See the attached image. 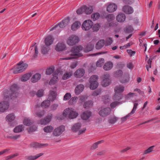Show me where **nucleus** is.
<instances>
[{
	"instance_id": "obj_1",
	"label": "nucleus",
	"mask_w": 160,
	"mask_h": 160,
	"mask_svg": "<svg viewBox=\"0 0 160 160\" xmlns=\"http://www.w3.org/2000/svg\"><path fill=\"white\" fill-rule=\"evenodd\" d=\"M18 89L17 85L14 84L11 86L10 90L7 93H5L4 98L6 100L0 102V112H3L8 108L9 104L8 100L9 98L12 99L13 98L18 97V95L17 92Z\"/></svg>"
},
{
	"instance_id": "obj_2",
	"label": "nucleus",
	"mask_w": 160,
	"mask_h": 160,
	"mask_svg": "<svg viewBox=\"0 0 160 160\" xmlns=\"http://www.w3.org/2000/svg\"><path fill=\"white\" fill-rule=\"evenodd\" d=\"M82 49L83 48L81 46L74 47L68 52L69 54L71 56L70 57L64 58H60V60H62L72 59L81 57L82 56V54L81 53Z\"/></svg>"
},
{
	"instance_id": "obj_3",
	"label": "nucleus",
	"mask_w": 160,
	"mask_h": 160,
	"mask_svg": "<svg viewBox=\"0 0 160 160\" xmlns=\"http://www.w3.org/2000/svg\"><path fill=\"white\" fill-rule=\"evenodd\" d=\"M78 115V113L75 111L74 109L71 108H66L63 113V116L64 117L68 118L71 119L76 118Z\"/></svg>"
},
{
	"instance_id": "obj_4",
	"label": "nucleus",
	"mask_w": 160,
	"mask_h": 160,
	"mask_svg": "<svg viewBox=\"0 0 160 160\" xmlns=\"http://www.w3.org/2000/svg\"><path fill=\"white\" fill-rule=\"evenodd\" d=\"M28 65L23 62H20L14 67L12 69L14 74L20 73L24 71L27 68Z\"/></svg>"
},
{
	"instance_id": "obj_5",
	"label": "nucleus",
	"mask_w": 160,
	"mask_h": 160,
	"mask_svg": "<svg viewBox=\"0 0 160 160\" xmlns=\"http://www.w3.org/2000/svg\"><path fill=\"white\" fill-rule=\"evenodd\" d=\"M82 124L80 122H78L75 123L72 126L71 130L74 132H77L78 131V134L79 135L82 134L84 133L86 131V128H83L81 129H80L81 128Z\"/></svg>"
},
{
	"instance_id": "obj_6",
	"label": "nucleus",
	"mask_w": 160,
	"mask_h": 160,
	"mask_svg": "<svg viewBox=\"0 0 160 160\" xmlns=\"http://www.w3.org/2000/svg\"><path fill=\"white\" fill-rule=\"evenodd\" d=\"M98 77L97 75L92 76L89 79L90 88L91 89L94 90L98 86V83L97 82Z\"/></svg>"
},
{
	"instance_id": "obj_7",
	"label": "nucleus",
	"mask_w": 160,
	"mask_h": 160,
	"mask_svg": "<svg viewBox=\"0 0 160 160\" xmlns=\"http://www.w3.org/2000/svg\"><path fill=\"white\" fill-rule=\"evenodd\" d=\"M69 22V18H67L59 23L58 24L55 26L54 27L51 28L50 31H51L55 29L58 30L59 28H64L68 25Z\"/></svg>"
},
{
	"instance_id": "obj_8",
	"label": "nucleus",
	"mask_w": 160,
	"mask_h": 160,
	"mask_svg": "<svg viewBox=\"0 0 160 160\" xmlns=\"http://www.w3.org/2000/svg\"><path fill=\"white\" fill-rule=\"evenodd\" d=\"M79 41L78 37L77 36L72 35L69 37L67 43L68 45L72 46L78 43Z\"/></svg>"
},
{
	"instance_id": "obj_9",
	"label": "nucleus",
	"mask_w": 160,
	"mask_h": 160,
	"mask_svg": "<svg viewBox=\"0 0 160 160\" xmlns=\"http://www.w3.org/2000/svg\"><path fill=\"white\" fill-rule=\"evenodd\" d=\"M93 25V23L90 20L85 21L82 25V29L85 31H88L90 29Z\"/></svg>"
},
{
	"instance_id": "obj_10",
	"label": "nucleus",
	"mask_w": 160,
	"mask_h": 160,
	"mask_svg": "<svg viewBox=\"0 0 160 160\" xmlns=\"http://www.w3.org/2000/svg\"><path fill=\"white\" fill-rule=\"evenodd\" d=\"M61 74V73L60 72V69H58L56 70L53 74V78L49 82V84L50 85L55 84L58 79V76Z\"/></svg>"
},
{
	"instance_id": "obj_11",
	"label": "nucleus",
	"mask_w": 160,
	"mask_h": 160,
	"mask_svg": "<svg viewBox=\"0 0 160 160\" xmlns=\"http://www.w3.org/2000/svg\"><path fill=\"white\" fill-rule=\"evenodd\" d=\"M109 75L108 74H105L102 76V85L103 86L106 87L110 84V80L109 79Z\"/></svg>"
},
{
	"instance_id": "obj_12",
	"label": "nucleus",
	"mask_w": 160,
	"mask_h": 160,
	"mask_svg": "<svg viewBox=\"0 0 160 160\" xmlns=\"http://www.w3.org/2000/svg\"><path fill=\"white\" fill-rule=\"evenodd\" d=\"M65 130V127L61 125L55 128L53 131V135L57 137L60 135Z\"/></svg>"
},
{
	"instance_id": "obj_13",
	"label": "nucleus",
	"mask_w": 160,
	"mask_h": 160,
	"mask_svg": "<svg viewBox=\"0 0 160 160\" xmlns=\"http://www.w3.org/2000/svg\"><path fill=\"white\" fill-rule=\"evenodd\" d=\"M111 111V109L109 107L101 108L99 113L100 116L106 117L110 113Z\"/></svg>"
},
{
	"instance_id": "obj_14",
	"label": "nucleus",
	"mask_w": 160,
	"mask_h": 160,
	"mask_svg": "<svg viewBox=\"0 0 160 160\" xmlns=\"http://www.w3.org/2000/svg\"><path fill=\"white\" fill-rule=\"evenodd\" d=\"M30 50L31 52H34V54L31 58V60H33L37 59L38 56V51L36 43L33 46L31 47L30 48Z\"/></svg>"
},
{
	"instance_id": "obj_15",
	"label": "nucleus",
	"mask_w": 160,
	"mask_h": 160,
	"mask_svg": "<svg viewBox=\"0 0 160 160\" xmlns=\"http://www.w3.org/2000/svg\"><path fill=\"white\" fill-rule=\"evenodd\" d=\"M35 108L34 111V113L36 117H38L39 118L40 117V102L39 99L38 98L35 101Z\"/></svg>"
},
{
	"instance_id": "obj_16",
	"label": "nucleus",
	"mask_w": 160,
	"mask_h": 160,
	"mask_svg": "<svg viewBox=\"0 0 160 160\" xmlns=\"http://www.w3.org/2000/svg\"><path fill=\"white\" fill-rule=\"evenodd\" d=\"M138 105V103H134L133 108L131 112L126 116L122 118V121H125L127 119V118L130 117L131 115L135 113Z\"/></svg>"
},
{
	"instance_id": "obj_17",
	"label": "nucleus",
	"mask_w": 160,
	"mask_h": 160,
	"mask_svg": "<svg viewBox=\"0 0 160 160\" xmlns=\"http://www.w3.org/2000/svg\"><path fill=\"white\" fill-rule=\"evenodd\" d=\"M66 48L65 44L63 42L58 43L56 46L55 49L58 52L62 51Z\"/></svg>"
},
{
	"instance_id": "obj_18",
	"label": "nucleus",
	"mask_w": 160,
	"mask_h": 160,
	"mask_svg": "<svg viewBox=\"0 0 160 160\" xmlns=\"http://www.w3.org/2000/svg\"><path fill=\"white\" fill-rule=\"evenodd\" d=\"M85 73L84 70L83 69L77 70L74 73L75 76L77 78H80L82 77Z\"/></svg>"
},
{
	"instance_id": "obj_19",
	"label": "nucleus",
	"mask_w": 160,
	"mask_h": 160,
	"mask_svg": "<svg viewBox=\"0 0 160 160\" xmlns=\"http://www.w3.org/2000/svg\"><path fill=\"white\" fill-rule=\"evenodd\" d=\"M84 88L83 85L80 84L77 85L75 89V93L76 94L78 95L82 92Z\"/></svg>"
},
{
	"instance_id": "obj_20",
	"label": "nucleus",
	"mask_w": 160,
	"mask_h": 160,
	"mask_svg": "<svg viewBox=\"0 0 160 160\" xmlns=\"http://www.w3.org/2000/svg\"><path fill=\"white\" fill-rule=\"evenodd\" d=\"M122 10L125 13L128 14H131L133 12L132 8L128 5H125L122 8Z\"/></svg>"
},
{
	"instance_id": "obj_21",
	"label": "nucleus",
	"mask_w": 160,
	"mask_h": 160,
	"mask_svg": "<svg viewBox=\"0 0 160 160\" xmlns=\"http://www.w3.org/2000/svg\"><path fill=\"white\" fill-rule=\"evenodd\" d=\"M54 39L51 35L48 36L45 39V42L47 46H49L53 42Z\"/></svg>"
},
{
	"instance_id": "obj_22",
	"label": "nucleus",
	"mask_w": 160,
	"mask_h": 160,
	"mask_svg": "<svg viewBox=\"0 0 160 160\" xmlns=\"http://www.w3.org/2000/svg\"><path fill=\"white\" fill-rule=\"evenodd\" d=\"M117 8V6L115 4H110L107 8V10L109 12H112L115 11Z\"/></svg>"
},
{
	"instance_id": "obj_23",
	"label": "nucleus",
	"mask_w": 160,
	"mask_h": 160,
	"mask_svg": "<svg viewBox=\"0 0 160 160\" xmlns=\"http://www.w3.org/2000/svg\"><path fill=\"white\" fill-rule=\"evenodd\" d=\"M113 66L112 62L109 61L106 62L103 66V69L106 71H108L111 69Z\"/></svg>"
},
{
	"instance_id": "obj_24",
	"label": "nucleus",
	"mask_w": 160,
	"mask_h": 160,
	"mask_svg": "<svg viewBox=\"0 0 160 160\" xmlns=\"http://www.w3.org/2000/svg\"><path fill=\"white\" fill-rule=\"evenodd\" d=\"M52 117V115L50 114L48 115L46 118L41 120V124H46L49 123L51 121Z\"/></svg>"
},
{
	"instance_id": "obj_25",
	"label": "nucleus",
	"mask_w": 160,
	"mask_h": 160,
	"mask_svg": "<svg viewBox=\"0 0 160 160\" xmlns=\"http://www.w3.org/2000/svg\"><path fill=\"white\" fill-rule=\"evenodd\" d=\"M126 16L124 14L119 13L116 17L117 20L119 22H123L125 20Z\"/></svg>"
},
{
	"instance_id": "obj_26",
	"label": "nucleus",
	"mask_w": 160,
	"mask_h": 160,
	"mask_svg": "<svg viewBox=\"0 0 160 160\" xmlns=\"http://www.w3.org/2000/svg\"><path fill=\"white\" fill-rule=\"evenodd\" d=\"M15 116L14 113H10L6 117V120L7 122H11L14 120Z\"/></svg>"
},
{
	"instance_id": "obj_27",
	"label": "nucleus",
	"mask_w": 160,
	"mask_h": 160,
	"mask_svg": "<svg viewBox=\"0 0 160 160\" xmlns=\"http://www.w3.org/2000/svg\"><path fill=\"white\" fill-rule=\"evenodd\" d=\"M91 113L90 112L86 111L84 112L81 115V118L83 120H87L91 116Z\"/></svg>"
},
{
	"instance_id": "obj_28",
	"label": "nucleus",
	"mask_w": 160,
	"mask_h": 160,
	"mask_svg": "<svg viewBox=\"0 0 160 160\" xmlns=\"http://www.w3.org/2000/svg\"><path fill=\"white\" fill-rule=\"evenodd\" d=\"M56 92L53 91H50L48 96V99L50 100L53 101L56 98Z\"/></svg>"
},
{
	"instance_id": "obj_29",
	"label": "nucleus",
	"mask_w": 160,
	"mask_h": 160,
	"mask_svg": "<svg viewBox=\"0 0 160 160\" xmlns=\"http://www.w3.org/2000/svg\"><path fill=\"white\" fill-rule=\"evenodd\" d=\"M124 87L123 86L119 85L116 86L114 88L115 93L120 94L124 90Z\"/></svg>"
},
{
	"instance_id": "obj_30",
	"label": "nucleus",
	"mask_w": 160,
	"mask_h": 160,
	"mask_svg": "<svg viewBox=\"0 0 160 160\" xmlns=\"http://www.w3.org/2000/svg\"><path fill=\"white\" fill-rule=\"evenodd\" d=\"M81 25V24L79 22H75L71 26V29L73 31L76 30L80 27Z\"/></svg>"
},
{
	"instance_id": "obj_31",
	"label": "nucleus",
	"mask_w": 160,
	"mask_h": 160,
	"mask_svg": "<svg viewBox=\"0 0 160 160\" xmlns=\"http://www.w3.org/2000/svg\"><path fill=\"white\" fill-rule=\"evenodd\" d=\"M40 78V74L37 73L34 75L31 79V81L33 83H35L38 82Z\"/></svg>"
},
{
	"instance_id": "obj_32",
	"label": "nucleus",
	"mask_w": 160,
	"mask_h": 160,
	"mask_svg": "<svg viewBox=\"0 0 160 160\" xmlns=\"http://www.w3.org/2000/svg\"><path fill=\"white\" fill-rule=\"evenodd\" d=\"M93 105V102L91 101H88L85 102L83 106L84 108L88 109L92 107Z\"/></svg>"
},
{
	"instance_id": "obj_33",
	"label": "nucleus",
	"mask_w": 160,
	"mask_h": 160,
	"mask_svg": "<svg viewBox=\"0 0 160 160\" xmlns=\"http://www.w3.org/2000/svg\"><path fill=\"white\" fill-rule=\"evenodd\" d=\"M105 42L103 40L99 41L96 44V48L97 49H99L102 48L104 45Z\"/></svg>"
},
{
	"instance_id": "obj_34",
	"label": "nucleus",
	"mask_w": 160,
	"mask_h": 160,
	"mask_svg": "<svg viewBox=\"0 0 160 160\" xmlns=\"http://www.w3.org/2000/svg\"><path fill=\"white\" fill-rule=\"evenodd\" d=\"M78 100V98L76 97L71 98L68 102V104L70 105H75Z\"/></svg>"
},
{
	"instance_id": "obj_35",
	"label": "nucleus",
	"mask_w": 160,
	"mask_h": 160,
	"mask_svg": "<svg viewBox=\"0 0 160 160\" xmlns=\"http://www.w3.org/2000/svg\"><path fill=\"white\" fill-rule=\"evenodd\" d=\"M32 74L29 73L25 74L22 76L21 78V80L22 81L25 82L27 81L29 78L31 76Z\"/></svg>"
},
{
	"instance_id": "obj_36",
	"label": "nucleus",
	"mask_w": 160,
	"mask_h": 160,
	"mask_svg": "<svg viewBox=\"0 0 160 160\" xmlns=\"http://www.w3.org/2000/svg\"><path fill=\"white\" fill-rule=\"evenodd\" d=\"M110 96L108 94L105 95L102 97V101L105 103L110 102Z\"/></svg>"
},
{
	"instance_id": "obj_37",
	"label": "nucleus",
	"mask_w": 160,
	"mask_h": 160,
	"mask_svg": "<svg viewBox=\"0 0 160 160\" xmlns=\"http://www.w3.org/2000/svg\"><path fill=\"white\" fill-rule=\"evenodd\" d=\"M50 100H47L44 101L41 104V106L44 108H47L50 106Z\"/></svg>"
},
{
	"instance_id": "obj_38",
	"label": "nucleus",
	"mask_w": 160,
	"mask_h": 160,
	"mask_svg": "<svg viewBox=\"0 0 160 160\" xmlns=\"http://www.w3.org/2000/svg\"><path fill=\"white\" fill-rule=\"evenodd\" d=\"M24 128L23 125H19L16 127L14 129V131L15 133H18L22 131Z\"/></svg>"
},
{
	"instance_id": "obj_39",
	"label": "nucleus",
	"mask_w": 160,
	"mask_h": 160,
	"mask_svg": "<svg viewBox=\"0 0 160 160\" xmlns=\"http://www.w3.org/2000/svg\"><path fill=\"white\" fill-rule=\"evenodd\" d=\"M40 157V154H38L35 156H28L25 157V158L28 160H35Z\"/></svg>"
},
{
	"instance_id": "obj_40",
	"label": "nucleus",
	"mask_w": 160,
	"mask_h": 160,
	"mask_svg": "<svg viewBox=\"0 0 160 160\" xmlns=\"http://www.w3.org/2000/svg\"><path fill=\"white\" fill-rule=\"evenodd\" d=\"M72 72L70 71L68 72H67L65 73L62 77V79L63 80H66L69 78L72 75Z\"/></svg>"
},
{
	"instance_id": "obj_41",
	"label": "nucleus",
	"mask_w": 160,
	"mask_h": 160,
	"mask_svg": "<svg viewBox=\"0 0 160 160\" xmlns=\"http://www.w3.org/2000/svg\"><path fill=\"white\" fill-rule=\"evenodd\" d=\"M85 6L86 9L85 10L84 12L86 14H90L93 11L92 8L91 6H89L88 7L86 6Z\"/></svg>"
},
{
	"instance_id": "obj_42",
	"label": "nucleus",
	"mask_w": 160,
	"mask_h": 160,
	"mask_svg": "<svg viewBox=\"0 0 160 160\" xmlns=\"http://www.w3.org/2000/svg\"><path fill=\"white\" fill-rule=\"evenodd\" d=\"M118 118L114 116L110 117L108 120L109 122L111 124L115 123L118 120Z\"/></svg>"
},
{
	"instance_id": "obj_43",
	"label": "nucleus",
	"mask_w": 160,
	"mask_h": 160,
	"mask_svg": "<svg viewBox=\"0 0 160 160\" xmlns=\"http://www.w3.org/2000/svg\"><path fill=\"white\" fill-rule=\"evenodd\" d=\"M104 62V59L103 58H101L97 61L96 65L97 67H100L102 66Z\"/></svg>"
},
{
	"instance_id": "obj_44",
	"label": "nucleus",
	"mask_w": 160,
	"mask_h": 160,
	"mask_svg": "<svg viewBox=\"0 0 160 160\" xmlns=\"http://www.w3.org/2000/svg\"><path fill=\"white\" fill-rule=\"evenodd\" d=\"M53 129V128L51 126H48L45 127L43 129L44 131L46 132H51Z\"/></svg>"
},
{
	"instance_id": "obj_45",
	"label": "nucleus",
	"mask_w": 160,
	"mask_h": 160,
	"mask_svg": "<svg viewBox=\"0 0 160 160\" xmlns=\"http://www.w3.org/2000/svg\"><path fill=\"white\" fill-rule=\"evenodd\" d=\"M115 18L114 15L112 14L108 15L106 17V19L108 22L112 21Z\"/></svg>"
},
{
	"instance_id": "obj_46",
	"label": "nucleus",
	"mask_w": 160,
	"mask_h": 160,
	"mask_svg": "<svg viewBox=\"0 0 160 160\" xmlns=\"http://www.w3.org/2000/svg\"><path fill=\"white\" fill-rule=\"evenodd\" d=\"M54 71V68L53 67H51L48 68L46 71V74L49 75L51 74Z\"/></svg>"
},
{
	"instance_id": "obj_47",
	"label": "nucleus",
	"mask_w": 160,
	"mask_h": 160,
	"mask_svg": "<svg viewBox=\"0 0 160 160\" xmlns=\"http://www.w3.org/2000/svg\"><path fill=\"white\" fill-rule=\"evenodd\" d=\"M103 142V141H100L94 143L92 146L91 149H94L97 148L98 147V145Z\"/></svg>"
},
{
	"instance_id": "obj_48",
	"label": "nucleus",
	"mask_w": 160,
	"mask_h": 160,
	"mask_svg": "<svg viewBox=\"0 0 160 160\" xmlns=\"http://www.w3.org/2000/svg\"><path fill=\"white\" fill-rule=\"evenodd\" d=\"M86 9L85 6H83L77 11V13L78 14H80L84 12L85 10Z\"/></svg>"
},
{
	"instance_id": "obj_49",
	"label": "nucleus",
	"mask_w": 160,
	"mask_h": 160,
	"mask_svg": "<svg viewBox=\"0 0 160 160\" xmlns=\"http://www.w3.org/2000/svg\"><path fill=\"white\" fill-rule=\"evenodd\" d=\"M100 15L98 13L93 14L91 15V18L93 21H95L98 19Z\"/></svg>"
},
{
	"instance_id": "obj_50",
	"label": "nucleus",
	"mask_w": 160,
	"mask_h": 160,
	"mask_svg": "<svg viewBox=\"0 0 160 160\" xmlns=\"http://www.w3.org/2000/svg\"><path fill=\"white\" fill-rule=\"evenodd\" d=\"M122 72L121 70H118L114 72V76L116 77H119L121 76L122 75Z\"/></svg>"
},
{
	"instance_id": "obj_51",
	"label": "nucleus",
	"mask_w": 160,
	"mask_h": 160,
	"mask_svg": "<svg viewBox=\"0 0 160 160\" xmlns=\"http://www.w3.org/2000/svg\"><path fill=\"white\" fill-rule=\"evenodd\" d=\"M114 100H119L121 99V95L120 94L116 93L113 97Z\"/></svg>"
},
{
	"instance_id": "obj_52",
	"label": "nucleus",
	"mask_w": 160,
	"mask_h": 160,
	"mask_svg": "<svg viewBox=\"0 0 160 160\" xmlns=\"http://www.w3.org/2000/svg\"><path fill=\"white\" fill-rule=\"evenodd\" d=\"M71 97V93L69 92H67L64 96L63 100L64 101H67L70 99Z\"/></svg>"
},
{
	"instance_id": "obj_53",
	"label": "nucleus",
	"mask_w": 160,
	"mask_h": 160,
	"mask_svg": "<svg viewBox=\"0 0 160 160\" xmlns=\"http://www.w3.org/2000/svg\"><path fill=\"white\" fill-rule=\"evenodd\" d=\"M93 48V45H87L85 49V52H89L91 51Z\"/></svg>"
},
{
	"instance_id": "obj_54",
	"label": "nucleus",
	"mask_w": 160,
	"mask_h": 160,
	"mask_svg": "<svg viewBox=\"0 0 160 160\" xmlns=\"http://www.w3.org/2000/svg\"><path fill=\"white\" fill-rule=\"evenodd\" d=\"M30 147L31 148H37L39 147V144L36 142H34L31 143L30 145Z\"/></svg>"
},
{
	"instance_id": "obj_55",
	"label": "nucleus",
	"mask_w": 160,
	"mask_h": 160,
	"mask_svg": "<svg viewBox=\"0 0 160 160\" xmlns=\"http://www.w3.org/2000/svg\"><path fill=\"white\" fill-rule=\"evenodd\" d=\"M129 76L128 74L127 75V77L126 78H123L120 80L121 82L122 83H125L128 82L129 80Z\"/></svg>"
},
{
	"instance_id": "obj_56",
	"label": "nucleus",
	"mask_w": 160,
	"mask_h": 160,
	"mask_svg": "<svg viewBox=\"0 0 160 160\" xmlns=\"http://www.w3.org/2000/svg\"><path fill=\"white\" fill-rule=\"evenodd\" d=\"M31 123L30 120L29 119L27 118L24 119L23 123L25 125L29 126L31 125Z\"/></svg>"
},
{
	"instance_id": "obj_57",
	"label": "nucleus",
	"mask_w": 160,
	"mask_h": 160,
	"mask_svg": "<svg viewBox=\"0 0 160 160\" xmlns=\"http://www.w3.org/2000/svg\"><path fill=\"white\" fill-rule=\"evenodd\" d=\"M120 103L117 101H115L113 102H112L110 104V106L111 108L112 109H114Z\"/></svg>"
},
{
	"instance_id": "obj_58",
	"label": "nucleus",
	"mask_w": 160,
	"mask_h": 160,
	"mask_svg": "<svg viewBox=\"0 0 160 160\" xmlns=\"http://www.w3.org/2000/svg\"><path fill=\"white\" fill-rule=\"evenodd\" d=\"M37 129V127L35 126H33L32 127L28 128V130L29 132H32L36 131Z\"/></svg>"
},
{
	"instance_id": "obj_59",
	"label": "nucleus",
	"mask_w": 160,
	"mask_h": 160,
	"mask_svg": "<svg viewBox=\"0 0 160 160\" xmlns=\"http://www.w3.org/2000/svg\"><path fill=\"white\" fill-rule=\"evenodd\" d=\"M30 93L32 96H34L35 95H36L38 98H39L40 97V92L39 90H38L37 92H36L34 91H32L30 92Z\"/></svg>"
},
{
	"instance_id": "obj_60",
	"label": "nucleus",
	"mask_w": 160,
	"mask_h": 160,
	"mask_svg": "<svg viewBox=\"0 0 160 160\" xmlns=\"http://www.w3.org/2000/svg\"><path fill=\"white\" fill-rule=\"evenodd\" d=\"M49 50V48H47L46 47H43L42 50V53L43 54H45L47 53Z\"/></svg>"
},
{
	"instance_id": "obj_61",
	"label": "nucleus",
	"mask_w": 160,
	"mask_h": 160,
	"mask_svg": "<svg viewBox=\"0 0 160 160\" xmlns=\"http://www.w3.org/2000/svg\"><path fill=\"white\" fill-rule=\"evenodd\" d=\"M19 154L17 153H16L14 154L11 155L10 156H7L6 158V159L8 160L14 158L18 156Z\"/></svg>"
},
{
	"instance_id": "obj_62",
	"label": "nucleus",
	"mask_w": 160,
	"mask_h": 160,
	"mask_svg": "<svg viewBox=\"0 0 160 160\" xmlns=\"http://www.w3.org/2000/svg\"><path fill=\"white\" fill-rule=\"evenodd\" d=\"M100 27V26L99 24H95L93 27V29L94 31H97L99 30Z\"/></svg>"
},
{
	"instance_id": "obj_63",
	"label": "nucleus",
	"mask_w": 160,
	"mask_h": 160,
	"mask_svg": "<svg viewBox=\"0 0 160 160\" xmlns=\"http://www.w3.org/2000/svg\"><path fill=\"white\" fill-rule=\"evenodd\" d=\"M101 90L100 89H98L93 92L92 95L94 96H96L100 95L101 93Z\"/></svg>"
},
{
	"instance_id": "obj_64",
	"label": "nucleus",
	"mask_w": 160,
	"mask_h": 160,
	"mask_svg": "<svg viewBox=\"0 0 160 160\" xmlns=\"http://www.w3.org/2000/svg\"><path fill=\"white\" fill-rule=\"evenodd\" d=\"M112 39L111 38H109L107 39L106 45L108 46L111 45L112 42Z\"/></svg>"
}]
</instances>
